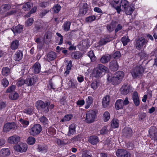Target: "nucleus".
Masks as SVG:
<instances>
[{"label": "nucleus", "instance_id": "nucleus-1", "mask_svg": "<svg viewBox=\"0 0 157 157\" xmlns=\"http://www.w3.org/2000/svg\"><path fill=\"white\" fill-rule=\"evenodd\" d=\"M124 76V72L121 71L116 72L114 75L109 73L107 75V81L113 85L116 86L121 83Z\"/></svg>", "mask_w": 157, "mask_h": 157}, {"label": "nucleus", "instance_id": "nucleus-2", "mask_svg": "<svg viewBox=\"0 0 157 157\" xmlns=\"http://www.w3.org/2000/svg\"><path fill=\"white\" fill-rule=\"evenodd\" d=\"M108 71V68L101 64H99L94 68L92 72V75L97 78H101Z\"/></svg>", "mask_w": 157, "mask_h": 157}, {"label": "nucleus", "instance_id": "nucleus-3", "mask_svg": "<svg viewBox=\"0 0 157 157\" xmlns=\"http://www.w3.org/2000/svg\"><path fill=\"white\" fill-rule=\"evenodd\" d=\"M144 69L141 65L137 66L132 69L131 71V73L133 78H139L144 72Z\"/></svg>", "mask_w": 157, "mask_h": 157}, {"label": "nucleus", "instance_id": "nucleus-4", "mask_svg": "<svg viewBox=\"0 0 157 157\" xmlns=\"http://www.w3.org/2000/svg\"><path fill=\"white\" fill-rule=\"evenodd\" d=\"M50 105L49 101H46L45 103L43 101L40 100L36 102V107L37 109H40L45 113L49 111L48 106Z\"/></svg>", "mask_w": 157, "mask_h": 157}, {"label": "nucleus", "instance_id": "nucleus-5", "mask_svg": "<svg viewBox=\"0 0 157 157\" xmlns=\"http://www.w3.org/2000/svg\"><path fill=\"white\" fill-rule=\"evenodd\" d=\"M136 48L140 50L142 49L148 42V40L145 39L144 37L142 36L138 38L136 40Z\"/></svg>", "mask_w": 157, "mask_h": 157}, {"label": "nucleus", "instance_id": "nucleus-6", "mask_svg": "<svg viewBox=\"0 0 157 157\" xmlns=\"http://www.w3.org/2000/svg\"><path fill=\"white\" fill-rule=\"evenodd\" d=\"M129 103L128 98H126L124 100L118 99L115 103V107L117 110L122 109L124 105H128Z\"/></svg>", "mask_w": 157, "mask_h": 157}, {"label": "nucleus", "instance_id": "nucleus-7", "mask_svg": "<svg viewBox=\"0 0 157 157\" xmlns=\"http://www.w3.org/2000/svg\"><path fill=\"white\" fill-rule=\"evenodd\" d=\"M42 130L41 126L39 124H36L29 129V132L31 135L35 136L39 134Z\"/></svg>", "mask_w": 157, "mask_h": 157}, {"label": "nucleus", "instance_id": "nucleus-8", "mask_svg": "<svg viewBox=\"0 0 157 157\" xmlns=\"http://www.w3.org/2000/svg\"><path fill=\"white\" fill-rule=\"evenodd\" d=\"M96 115V113L94 110L88 111L86 114L85 121L88 123H91L94 121Z\"/></svg>", "mask_w": 157, "mask_h": 157}, {"label": "nucleus", "instance_id": "nucleus-9", "mask_svg": "<svg viewBox=\"0 0 157 157\" xmlns=\"http://www.w3.org/2000/svg\"><path fill=\"white\" fill-rule=\"evenodd\" d=\"M129 6L128 2L126 0H121L120 3V6H115L113 5V7L117 10L118 13H120L122 10H123Z\"/></svg>", "mask_w": 157, "mask_h": 157}, {"label": "nucleus", "instance_id": "nucleus-10", "mask_svg": "<svg viewBox=\"0 0 157 157\" xmlns=\"http://www.w3.org/2000/svg\"><path fill=\"white\" fill-rule=\"evenodd\" d=\"M117 157H130V154L124 149H118L116 152Z\"/></svg>", "mask_w": 157, "mask_h": 157}, {"label": "nucleus", "instance_id": "nucleus-11", "mask_svg": "<svg viewBox=\"0 0 157 157\" xmlns=\"http://www.w3.org/2000/svg\"><path fill=\"white\" fill-rule=\"evenodd\" d=\"M14 149L17 151L20 152H25L27 149V144L25 143H20L19 144L16 145Z\"/></svg>", "mask_w": 157, "mask_h": 157}, {"label": "nucleus", "instance_id": "nucleus-12", "mask_svg": "<svg viewBox=\"0 0 157 157\" xmlns=\"http://www.w3.org/2000/svg\"><path fill=\"white\" fill-rule=\"evenodd\" d=\"M16 124L14 123H7L5 124L3 126V131L7 132L11 130H14L15 128Z\"/></svg>", "mask_w": 157, "mask_h": 157}, {"label": "nucleus", "instance_id": "nucleus-13", "mask_svg": "<svg viewBox=\"0 0 157 157\" xmlns=\"http://www.w3.org/2000/svg\"><path fill=\"white\" fill-rule=\"evenodd\" d=\"M151 137L157 142V132L156 131V128L153 126L150 128L149 131Z\"/></svg>", "mask_w": 157, "mask_h": 157}, {"label": "nucleus", "instance_id": "nucleus-14", "mask_svg": "<svg viewBox=\"0 0 157 157\" xmlns=\"http://www.w3.org/2000/svg\"><path fill=\"white\" fill-rule=\"evenodd\" d=\"M20 137L16 135L10 137L8 140V142L11 144L17 143L20 140Z\"/></svg>", "mask_w": 157, "mask_h": 157}, {"label": "nucleus", "instance_id": "nucleus-15", "mask_svg": "<svg viewBox=\"0 0 157 157\" xmlns=\"http://www.w3.org/2000/svg\"><path fill=\"white\" fill-rule=\"evenodd\" d=\"M123 132L124 136L126 137H130L132 135V130L129 127H125L123 130Z\"/></svg>", "mask_w": 157, "mask_h": 157}, {"label": "nucleus", "instance_id": "nucleus-16", "mask_svg": "<svg viewBox=\"0 0 157 157\" xmlns=\"http://www.w3.org/2000/svg\"><path fill=\"white\" fill-rule=\"evenodd\" d=\"M76 125L75 124H71L69 127L68 131L67 133V135L71 136L75 134L76 132Z\"/></svg>", "mask_w": 157, "mask_h": 157}, {"label": "nucleus", "instance_id": "nucleus-17", "mask_svg": "<svg viewBox=\"0 0 157 157\" xmlns=\"http://www.w3.org/2000/svg\"><path fill=\"white\" fill-rule=\"evenodd\" d=\"M130 87L128 85L124 84L121 88V92L122 94L126 95L128 94L130 91Z\"/></svg>", "mask_w": 157, "mask_h": 157}, {"label": "nucleus", "instance_id": "nucleus-18", "mask_svg": "<svg viewBox=\"0 0 157 157\" xmlns=\"http://www.w3.org/2000/svg\"><path fill=\"white\" fill-rule=\"evenodd\" d=\"M33 72L36 74L39 73L40 71L41 66L40 64L38 62H36L32 67Z\"/></svg>", "mask_w": 157, "mask_h": 157}, {"label": "nucleus", "instance_id": "nucleus-19", "mask_svg": "<svg viewBox=\"0 0 157 157\" xmlns=\"http://www.w3.org/2000/svg\"><path fill=\"white\" fill-rule=\"evenodd\" d=\"M118 65L116 60L111 61L109 63V68L113 71H117L118 68Z\"/></svg>", "mask_w": 157, "mask_h": 157}, {"label": "nucleus", "instance_id": "nucleus-20", "mask_svg": "<svg viewBox=\"0 0 157 157\" xmlns=\"http://www.w3.org/2000/svg\"><path fill=\"white\" fill-rule=\"evenodd\" d=\"M132 99L135 105L138 106L140 105V100L137 92H135L133 93Z\"/></svg>", "mask_w": 157, "mask_h": 157}, {"label": "nucleus", "instance_id": "nucleus-21", "mask_svg": "<svg viewBox=\"0 0 157 157\" xmlns=\"http://www.w3.org/2000/svg\"><path fill=\"white\" fill-rule=\"evenodd\" d=\"M110 100V97L107 95L102 99V104L104 107L105 108L108 106L109 104Z\"/></svg>", "mask_w": 157, "mask_h": 157}, {"label": "nucleus", "instance_id": "nucleus-22", "mask_svg": "<svg viewBox=\"0 0 157 157\" xmlns=\"http://www.w3.org/2000/svg\"><path fill=\"white\" fill-rule=\"evenodd\" d=\"M113 38L110 36H107L101 39L100 42L99 44L100 45H103L105 44L107 42H110L113 40Z\"/></svg>", "mask_w": 157, "mask_h": 157}, {"label": "nucleus", "instance_id": "nucleus-23", "mask_svg": "<svg viewBox=\"0 0 157 157\" xmlns=\"http://www.w3.org/2000/svg\"><path fill=\"white\" fill-rule=\"evenodd\" d=\"M22 52L21 50H17L13 56L14 59L15 61H19L22 58Z\"/></svg>", "mask_w": 157, "mask_h": 157}, {"label": "nucleus", "instance_id": "nucleus-24", "mask_svg": "<svg viewBox=\"0 0 157 157\" xmlns=\"http://www.w3.org/2000/svg\"><path fill=\"white\" fill-rule=\"evenodd\" d=\"M11 8L9 4L3 5L0 7V13H3L6 12Z\"/></svg>", "mask_w": 157, "mask_h": 157}, {"label": "nucleus", "instance_id": "nucleus-25", "mask_svg": "<svg viewBox=\"0 0 157 157\" xmlns=\"http://www.w3.org/2000/svg\"><path fill=\"white\" fill-rule=\"evenodd\" d=\"M111 56L110 55L107 54L103 56L100 59V61L102 63L108 62L110 59Z\"/></svg>", "mask_w": 157, "mask_h": 157}, {"label": "nucleus", "instance_id": "nucleus-26", "mask_svg": "<svg viewBox=\"0 0 157 157\" xmlns=\"http://www.w3.org/2000/svg\"><path fill=\"white\" fill-rule=\"evenodd\" d=\"M93 102V98L91 96H88L86 99V105L85 108L86 109L89 108Z\"/></svg>", "mask_w": 157, "mask_h": 157}, {"label": "nucleus", "instance_id": "nucleus-27", "mask_svg": "<svg viewBox=\"0 0 157 157\" xmlns=\"http://www.w3.org/2000/svg\"><path fill=\"white\" fill-rule=\"evenodd\" d=\"M71 23V22L69 21H65L63 23L62 27L64 31L67 32L70 30Z\"/></svg>", "mask_w": 157, "mask_h": 157}, {"label": "nucleus", "instance_id": "nucleus-28", "mask_svg": "<svg viewBox=\"0 0 157 157\" xmlns=\"http://www.w3.org/2000/svg\"><path fill=\"white\" fill-rule=\"evenodd\" d=\"M36 82V79L33 78H28L26 80V84L28 86L33 85Z\"/></svg>", "mask_w": 157, "mask_h": 157}, {"label": "nucleus", "instance_id": "nucleus-29", "mask_svg": "<svg viewBox=\"0 0 157 157\" xmlns=\"http://www.w3.org/2000/svg\"><path fill=\"white\" fill-rule=\"evenodd\" d=\"M23 27L22 25H18L17 26H13L12 28V30L14 33H20L22 30Z\"/></svg>", "mask_w": 157, "mask_h": 157}, {"label": "nucleus", "instance_id": "nucleus-30", "mask_svg": "<svg viewBox=\"0 0 157 157\" xmlns=\"http://www.w3.org/2000/svg\"><path fill=\"white\" fill-rule=\"evenodd\" d=\"M10 154V150L8 148L2 149L0 151V155L3 157L9 156Z\"/></svg>", "mask_w": 157, "mask_h": 157}, {"label": "nucleus", "instance_id": "nucleus-31", "mask_svg": "<svg viewBox=\"0 0 157 157\" xmlns=\"http://www.w3.org/2000/svg\"><path fill=\"white\" fill-rule=\"evenodd\" d=\"M19 44V40H15L12 42L10 45V48L12 50H16L18 48Z\"/></svg>", "mask_w": 157, "mask_h": 157}, {"label": "nucleus", "instance_id": "nucleus-32", "mask_svg": "<svg viewBox=\"0 0 157 157\" xmlns=\"http://www.w3.org/2000/svg\"><path fill=\"white\" fill-rule=\"evenodd\" d=\"M56 133V130L55 128L50 127L48 128L47 130V133L48 135L52 136L55 135Z\"/></svg>", "mask_w": 157, "mask_h": 157}, {"label": "nucleus", "instance_id": "nucleus-33", "mask_svg": "<svg viewBox=\"0 0 157 157\" xmlns=\"http://www.w3.org/2000/svg\"><path fill=\"white\" fill-rule=\"evenodd\" d=\"M135 8L133 7L129 6L127 8L123 10L127 15H131L134 11Z\"/></svg>", "mask_w": 157, "mask_h": 157}, {"label": "nucleus", "instance_id": "nucleus-34", "mask_svg": "<svg viewBox=\"0 0 157 157\" xmlns=\"http://www.w3.org/2000/svg\"><path fill=\"white\" fill-rule=\"evenodd\" d=\"M89 142L92 144H95L98 142V138L95 136H91L88 140Z\"/></svg>", "mask_w": 157, "mask_h": 157}, {"label": "nucleus", "instance_id": "nucleus-35", "mask_svg": "<svg viewBox=\"0 0 157 157\" xmlns=\"http://www.w3.org/2000/svg\"><path fill=\"white\" fill-rule=\"evenodd\" d=\"M82 56V54L79 52H72L71 54V56L72 58L78 59Z\"/></svg>", "mask_w": 157, "mask_h": 157}, {"label": "nucleus", "instance_id": "nucleus-36", "mask_svg": "<svg viewBox=\"0 0 157 157\" xmlns=\"http://www.w3.org/2000/svg\"><path fill=\"white\" fill-rule=\"evenodd\" d=\"M56 57V54L53 52H50L47 55L48 59L50 61H52L54 60Z\"/></svg>", "mask_w": 157, "mask_h": 157}, {"label": "nucleus", "instance_id": "nucleus-37", "mask_svg": "<svg viewBox=\"0 0 157 157\" xmlns=\"http://www.w3.org/2000/svg\"><path fill=\"white\" fill-rule=\"evenodd\" d=\"M32 6V4L30 2H27L23 5L22 9L25 11L29 10Z\"/></svg>", "mask_w": 157, "mask_h": 157}, {"label": "nucleus", "instance_id": "nucleus-38", "mask_svg": "<svg viewBox=\"0 0 157 157\" xmlns=\"http://www.w3.org/2000/svg\"><path fill=\"white\" fill-rule=\"evenodd\" d=\"M111 126L113 128L118 127L119 126V121L117 119H113L111 121Z\"/></svg>", "mask_w": 157, "mask_h": 157}, {"label": "nucleus", "instance_id": "nucleus-39", "mask_svg": "<svg viewBox=\"0 0 157 157\" xmlns=\"http://www.w3.org/2000/svg\"><path fill=\"white\" fill-rule=\"evenodd\" d=\"M9 97L10 99L15 100L18 98L19 95L16 92H13L10 94Z\"/></svg>", "mask_w": 157, "mask_h": 157}, {"label": "nucleus", "instance_id": "nucleus-40", "mask_svg": "<svg viewBox=\"0 0 157 157\" xmlns=\"http://www.w3.org/2000/svg\"><path fill=\"white\" fill-rule=\"evenodd\" d=\"M10 69L7 67H3L2 69V73L4 76H7L10 73Z\"/></svg>", "mask_w": 157, "mask_h": 157}, {"label": "nucleus", "instance_id": "nucleus-41", "mask_svg": "<svg viewBox=\"0 0 157 157\" xmlns=\"http://www.w3.org/2000/svg\"><path fill=\"white\" fill-rule=\"evenodd\" d=\"M37 149L39 152H46L47 151V147L45 145H38Z\"/></svg>", "mask_w": 157, "mask_h": 157}, {"label": "nucleus", "instance_id": "nucleus-42", "mask_svg": "<svg viewBox=\"0 0 157 157\" xmlns=\"http://www.w3.org/2000/svg\"><path fill=\"white\" fill-rule=\"evenodd\" d=\"M36 141L35 138L32 136L29 137L27 140V143L29 145H32L34 144Z\"/></svg>", "mask_w": 157, "mask_h": 157}, {"label": "nucleus", "instance_id": "nucleus-43", "mask_svg": "<svg viewBox=\"0 0 157 157\" xmlns=\"http://www.w3.org/2000/svg\"><path fill=\"white\" fill-rule=\"evenodd\" d=\"M19 121L24 127H27L29 124V121L24 120L22 118L20 119Z\"/></svg>", "mask_w": 157, "mask_h": 157}, {"label": "nucleus", "instance_id": "nucleus-44", "mask_svg": "<svg viewBox=\"0 0 157 157\" xmlns=\"http://www.w3.org/2000/svg\"><path fill=\"white\" fill-rule=\"evenodd\" d=\"M33 108H28L25 109L23 112L28 115H31L33 113Z\"/></svg>", "mask_w": 157, "mask_h": 157}, {"label": "nucleus", "instance_id": "nucleus-45", "mask_svg": "<svg viewBox=\"0 0 157 157\" xmlns=\"http://www.w3.org/2000/svg\"><path fill=\"white\" fill-rule=\"evenodd\" d=\"M25 84H26V81L21 78L18 80L16 84L18 86H21Z\"/></svg>", "mask_w": 157, "mask_h": 157}, {"label": "nucleus", "instance_id": "nucleus-46", "mask_svg": "<svg viewBox=\"0 0 157 157\" xmlns=\"http://www.w3.org/2000/svg\"><path fill=\"white\" fill-rule=\"evenodd\" d=\"M72 116L71 114H67L65 115L61 120L62 122H65L70 120L72 118Z\"/></svg>", "mask_w": 157, "mask_h": 157}, {"label": "nucleus", "instance_id": "nucleus-47", "mask_svg": "<svg viewBox=\"0 0 157 157\" xmlns=\"http://www.w3.org/2000/svg\"><path fill=\"white\" fill-rule=\"evenodd\" d=\"M39 120L41 123L44 124H47L48 122V120L44 116L41 117Z\"/></svg>", "mask_w": 157, "mask_h": 157}, {"label": "nucleus", "instance_id": "nucleus-48", "mask_svg": "<svg viewBox=\"0 0 157 157\" xmlns=\"http://www.w3.org/2000/svg\"><path fill=\"white\" fill-rule=\"evenodd\" d=\"M103 117L104 121L106 122L108 121L110 119V114L108 112H105L104 113Z\"/></svg>", "mask_w": 157, "mask_h": 157}, {"label": "nucleus", "instance_id": "nucleus-49", "mask_svg": "<svg viewBox=\"0 0 157 157\" xmlns=\"http://www.w3.org/2000/svg\"><path fill=\"white\" fill-rule=\"evenodd\" d=\"M61 9V6L59 5H55L52 8V10L54 13H57L59 12Z\"/></svg>", "mask_w": 157, "mask_h": 157}, {"label": "nucleus", "instance_id": "nucleus-50", "mask_svg": "<svg viewBox=\"0 0 157 157\" xmlns=\"http://www.w3.org/2000/svg\"><path fill=\"white\" fill-rule=\"evenodd\" d=\"M121 40L123 45L125 46L127 44V43L130 40L128 37L124 36L122 38Z\"/></svg>", "mask_w": 157, "mask_h": 157}, {"label": "nucleus", "instance_id": "nucleus-51", "mask_svg": "<svg viewBox=\"0 0 157 157\" xmlns=\"http://www.w3.org/2000/svg\"><path fill=\"white\" fill-rule=\"evenodd\" d=\"M91 154L90 153V151H86L83 152L82 157H91Z\"/></svg>", "mask_w": 157, "mask_h": 157}, {"label": "nucleus", "instance_id": "nucleus-52", "mask_svg": "<svg viewBox=\"0 0 157 157\" xmlns=\"http://www.w3.org/2000/svg\"><path fill=\"white\" fill-rule=\"evenodd\" d=\"M47 87L48 89L49 90H50L52 89L54 90L56 88L55 85L53 84L51 81H49V84L48 85Z\"/></svg>", "mask_w": 157, "mask_h": 157}, {"label": "nucleus", "instance_id": "nucleus-53", "mask_svg": "<svg viewBox=\"0 0 157 157\" xmlns=\"http://www.w3.org/2000/svg\"><path fill=\"white\" fill-rule=\"evenodd\" d=\"M95 19V16L94 15H91L87 17L86 19V21L87 22H91L93 21Z\"/></svg>", "mask_w": 157, "mask_h": 157}, {"label": "nucleus", "instance_id": "nucleus-54", "mask_svg": "<svg viewBox=\"0 0 157 157\" xmlns=\"http://www.w3.org/2000/svg\"><path fill=\"white\" fill-rule=\"evenodd\" d=\"M112 56L115 59H117L121 57V54L119 51H117L114 52Z\"/></svg>", "mask_w": 157, "mask_h": 157}, {"label": "nucleus", "instance_id": "nucleus-55", "mask_svg": "<svg viewBox=\"0 0 157 157\" xmlns=\"http://www.w3.org/2000/svg\"><path fill=\"white\" fill-rule=\"evenodd\" d=\"M88 56L89 57L92 61L95 60V58L94 57L93 51L89 52L88 53Z\"/></svg>", "mask_w": 157, "mask_h": 157}, {"label": "nucleus", "instance_id": "nucleus-56", "mask_svg": "<svg viewBox=\"0 0 157 157\" xmlns=\"http://www.w3.org/2000/svg\"><path fill=\"white\" fill-rule=\"evenodd\" d=\"M2 83L3 86L6 87L8 85L9 82L8 80L6 78H4L2 80Z\"/></svg>", "mask_w": 157, "mask_h": 157}, {"label": "nucleus", "instance_id": "nucleus-57", "mask_svg": "<svg viewBox=\"0 0 157 157\" xmlns=\"http://www.w3.org/2000/svg\"><path fill=\"white\" fill-rule=\"evenodd\" d=\"M15 89V86L12 85L9 87L6 90V93L13 92Z\"/></svg>", "mask_w": 157, "mask_h": 157}, {"label": "nucleus", "instance_id": "nucleus-58", "mask_svg": "<svg viewBox=\"0 0 157 157\" xmlns=\"http://www.w3.org/2000/svg\"><path fill=\"white\" fill-rule=\"evenodd\" d=\"M50 11L48 9H46L42 12L40 13V17L42 18L44 16H45L47 13H48Z\"/></svg>", "mask_w": 157, "mask_h": 157}, {"label": "nucleus", "instance_id": "nucleus-59", "mask_svg": "<svg viewBox=\"0 0 157 157\" xmlns=\"http://www.w3.org/2000/svg\"><path fill=\"white\" fill-rule=\"evenodd\" d=\"M82 44L84 48H87L89 47L88 41L86 40L82 41Z\"/></svg>", "mask_w": 157, "mask_h": 157}, {"label": "nucleus", "instance_id": "nucleus-60", "mask_svg": "<svg viewBox=\"0 0 157 157\" xmlns=\"http://www.w3.org/2000/svg\"><path fill=\"white\" fill-rule=\"evenodd\" d=\"M49 5V2H42L40 3V6L42 8H45Z\"/></svg>", "mask_w": 157, "mask_h": 157}, {"label": "nucleus", "instance_id": "nucleus-61", "mask_svg": "<svg viewBox=\"0 0 157 157\" xmlns=\"http://www.w3.org/2000/svg\"><path fill=\"white\" fill-rule=\"evenodd\" d=\"M33 22V19L32 18H29L27 21H26V24L28 26L31 25Z\"/></svg>", "mask_w": 157, "mask_h": 157}, {"label": "nucleus", "instance_id": "nucleus-62", "mask_svg": "<svg viewBox=\"0 0 157 157\" xmlns=\"http://www.w3.org/2000/svg\"><path fill=\"white\" fill-rule=\"evenodd\" d=\"M107 127L105 126L103 127L100 131V133L101 134H106L108 132Z\"/></svg>", "mask_w": 157, "mask_h": 157}, {"label": "nucleus", "instance_id": "nucleus-63", "mask_svg": "<svg viewBox=\"0 0 157 157\" xmlns=\"http://www.w3.org/2000/svg\"><path fill=\"white\" fill-rule=\"evenodd\" d=\"M85 103V101L84 100H79L76 102V104L78 106L80 107L83 105Z\"/></svg>", "mask_w": 157, "mask_h": 157}, {"label": "nucleus", "instance_id": "nucleus-64", "mask_svg": "<svg viewBox=\"0 0 157 157\" xmlns=\"http://www.w3.org/2000/svg\"><path fill=\"white\" fill-rule=\"evenodd\" d=\"M52 37V35L51 33L50 32H48L46 33L44 39L47 40H50Z\"/></svg>", "mask_w": 157, "mask_h": 157}]
</instances>
